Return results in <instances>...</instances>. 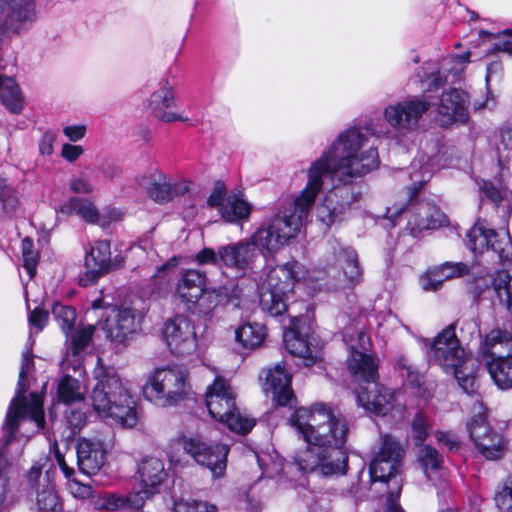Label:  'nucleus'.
<instances>
[{
    "label": "nucleus",
    "mask_w": 512,
    "mask_h": 512,
    "mask_svg": "<svg viewBox=\"0 0 512 512\" xmlns=\"http://www.w3.org/2000/svg\"><path fill=\"white\" fill-rule=\"evenodd\" d=\"M343 340L350 351L348 369L352 376H365L368 379L375 377L378 364L372 355L365 353L370 344L367 333L362 329H356L352 326L346 327L343 333Z\"/></svg>",
    "instance_id": "13"
},
{
    "label": "nucleus",
    "mask_w": 512,
    "mask_h": 512,
    "mask_svg": "<svg viewBox=\"0 0 512 512\" xmlns=\"http://www.w3.org/2000/svg\"><path fill=\"white\" fill-rule=\"evenodd\" d=\"M16 190L0 176V220L11 217L18 207Z\"/></svg>",
    "instance_id": "44"
},
{
    "label": "nucleus",
    "mask_w": 512,
    "mask_h": 512,
    "mask_svg": "<svg viewBox=\"0 0 512 512\" xmlns=\"http://www.w3.org/2000/svg\"><path fill=\"white\" fill-rule=\"evenodd\" d=\"M485 366L498 388L502 390L512 389V356L497 360H486Z\"/></svg>",
    "instance_id": "35"
},
{
    "label": "nucleus",
    "mask_w": 512,
    "mask_h": 512,
    "mask_svg": "<svg viewBox=\"0 0 512 512\" xmlns=\"http://www.w3.org/2000/svg\"><path fill=\"white\" fill-rule=\"evenodd\" d=\"M68 485L70 493L75 498L87 499L93 495V488L89 484H83L77 480H71Z\"/></svg>",
    "instance_id": "60"
},
{
    "label": "nucleus",
    "mask_w": 512,
    "mask_h": 512,
    "mask_svg": "<svg viewBox=\"0 0 512 512\" xmlns=\"http://www.w3.org/2000/svg\"><path fill=\"white\" fill-rule=\"evenodd\" d=\"M417 461L428 478L432 473L438 472L444 463L443 456L435 448L428 445L419 448Z\"/></svg>",
    "instance_id": "43"
},
{
    "label": "nucleus",
    "mask_w": 512,
    "mask_h": 512,
    "mask_svg": "<svg viewBox=\"0 0 512 512\" xmlns=\"http://www.w3.org/2000/svg\"><path fill=\"white\" fill-rule=\"evenodd\" d=\"M78 406L69 405V408L65 411V421L73 435L81 430L87 420L86 412Z\"/></svg>",
    "instance_id": "51"
},
{
    "label": "nucleus",
    "mask_w": 512,
    "mask_h": 512,
    "mask_svg": "<svg viewBox=\"0 0 512 512\" xmlns=\"http://www.w3.org/2000/svg\"><path fill=\"white\" fill-rule=\"evenodd\" d=\"M93 375L96 384L90 400L94 411L100 417L112 419L120 427H134L138 422L137 403L117 370L105 366L98 358Z\"/></svg>",
    "instance_id": "4"
},
{
    "label": "nucleus",
    "mask_w": 512,
    "mask_h": 512,
    "mask_svg": "<svg viewBox=\"0 0 512 512\" xmlns=\"http://www.w3.org/2000/svg\"><path fill=\"white\" fill-rule=\"evenodd\" d=\"M48 317V312L40 308H35L30 312L28 321L32 327L37 329V331H41L45 327Z\"/></svg>",
    "instance_id": "61"
},
{
    "label": "nucleus",
    "mask_w": 512,
    "mask_h": 512,
    "mask_svg": "<svg viewBox=\"0 0 512 512\" xmlns=\"http://www.w3.org/2000/svg\"><path fill=\"white\" fill-rule=\"evenodd\" d=\"M21 250L23 257V267L27 271L30 278H33L36 274V268L38 265V252L34 249L33 240L29 237H25L21 242Z\"/></svg>",
    "instance_id": "48"
},
{
    "label": "nucleus",
    "mask_w": 512,
    "mask_h": 512,
    "mask_svg": "<svg viewBox=\"0 0 512 512\" xmlns=\"http://www.w3.org/2000/svg\"><path fill=\"white\" fill-rule=\"evenodd\" d=\"M298 435L308 444L293 456L294 463L304 473L317 468L323 475L345 473V444L349 433L346 422L323 403L310 408H298L289 419Z\"/></svg>",
    "instance_id": "3"
},
{
    "label": "nucleus",
    "mask_w": 512,
    "mask_h": 512,
    "mask_svg": "<svg viewBox=\"0 0 512 512\" xmlns=\"http://www.w3.org/2000/svg\"><path fill=\"white\" fill-rule=\"evenodd\" d=\"M57 211L66 217L79 216L89 224L97 223L100 218L99 211L92 201L76 196L68 198Z\"/></svg>",
    "instance_id": "30"
},
{
    "label": "nucleus",
    "mask_w": 512,
    "mask_h": 512,
    "mask_svg": "<svg viewBox=\"0 0 512 512\" xmlns=\"http://www.w3.org/2000/svg\"><path fill=\"white\" fill-rule=\"evenodd\" d=\"M263 390L271 394L273 400L279 406L293 407L296 398L291 389V374L286 371L283 363L276 364L273 368L263 371Z\"/></svg>",
    "instance_id": "22"
},
{
    "label": "nucleus",
    "mask_w": 512,
    "mask_h": 512,
    "mask_svg": "<svg viewBox=\"0 0 512 512\" xmlns=\"http://www.w3.org/2000/svg\"><path fill=\"white\" fill-rule=\"evenodd\" d=\"M469 437L477 451L487 460H499L509 447V440L487 422L486 415L479 412L467 424Z\"/></svg>",
    "instance_id": "10"
},
{
    "label": "nucleus",
    "mask_w": 512,
    "mask_h": 512,
    "mask_svg": "<svg viewBox=\"0 0 512 512\" xmlns=\"http://www.w3.org/2000/svg\"><path fill=\"white\" fill-rule=\"evenodd\" d=\"M137 474L146 498L155 494L167 477L163 461L155 457L144 458L138 466Z\"/></svg>",
    "instance_id": "27"
},
{
    "label": "nucleus",
    "mask_w": 512,
    "mask_h": 512,
    "mask_svg": "<svg viewBox=\"0 0 512 512\" xmlns=\"http://www.w3.org/2000/svg\"><path fill=\"white\" fill-rule=\"evenodd\" d=\"M305 277V271L297 261H290L271 268L261 283L251 281L249 292L259 291L261 309L273 317L287 311L296 283Z\"/></svg>",
    "instance_id": "6"
},
{
    "label": "nucleus",
    "mask_w": 512,
    "mask_h": 512,
    "mask_svg": "<svg viewBox=\"0 0 512 512\" xmlns=\"http://www.w3.org/2000/svg\"><path fill=\"white\" fill-rule=\"evenodd\" d=\"M52 314L61 330L68 336L73 331L75 325L76 310L71 306L56 302L52 307Z\"/></svg>",
    "instance_id": "45"
},
{
    "label": "nucleus",
    "mask_w": 512,
    "mask_h": 512,
    "mask_svg": "<svg viewBox=\"0 0 512 512\" xmlns=\"http://www.w3.org/2000/svg\"><path fill=\"white\" fill-rule=\"evenodd\" d=\"M147 194L153 201L159 204L168 203L172 200L171 182L163 172L155 170L151 173Z\"/></svg>",
    "instance_id": "38"
},
{
    "label": "nucleus",
    "mask_w": 512,
    "mask_h": 512,
    "mask_svg": "<svg viewBox=\"0 0 512 512\" xmlns=\"http://www.w3.org/2000/svg\"><path fill=\"white\" fill-rule=\"evenodd\" d=\"M207 284L205 272L196 269L183 270L176 285V295L184 304L195 302Z\"/></svg>",
    "instance_id": "29"
},
{
    "label": "nucleus",
    "mask_w": 512,
    "mask_h": 512,
    "mask_svg": "<svg viewBox=\"0 0 512 512\" xmlns=\"http://www.w3.org/2000/svg\"><path fill=\"white\" fill-rule=\"evenodd\" d=\"M174 105L175 98L172 87L169 85L168 81L165 80L162 82L161 87L150 96L148 106L151 113L161 121H185L186 119L182 118L180 115L168 111V109Z\"/></svg>",
    "instance_id": "28"
},
{
    "label": "nucleus",
    "mask_w": 512,
    "mask_h": 512,
    "mask_svg": "<svg viewBox=\"0 0 512 512\" xmlns=\"http://www.w3.org/2000/svg\"><path fill=\"white\" fill-rule=\"evenodd\" d=\"M106 453L103 441L99 439H79L76 454L80 471L86 475H94L99 472L105 464Z\"/></svg>",
    "instance_id": "24"
},
{
    "label": "nucleus",
    "mask_w": 512,
    "mask_h": 512,
    "mask_svg": "<svg viewBox=\"0 0 512 512\" xmlns=\"http://www.w3.org/2000/svg\"><path fill=\"white\" fill-rule=\"evenodd\" d=\"M444 282L436 267L421 278V285L425 291H437Z\"/></svg>",
    "instance_id": "55"
},
{
    "label": "nucleus",
    "mask_w": 512,
    "mask_h": 512,
    "mask_svg": "<svg viewBox=\"0 0 512 512\" xmlns=\"http://www.w3.org/2000/svg\"><path fill=\"white\" fill-rule=\"evenodd\" d=\"M494 501L500 512H512V474L498 486Z\"/></svg>",
    "instance_id": "46"
},
{
    "label": "nucleus",
    "mask_w": 512,
    "mask_h": 512,
    "mask_svg": "<svg viewBox=\"0 0 512 512\" xmlns=\"http://www.w3.org/2000/svg\"><path fill=\"white\" fill-rule=\"evenodd\" d=\"M398 368L402 377H405L407 382L413 386L418 387L421 384V376L415 371L410 365L407 364V360L403 357L399 358L397 362Z\"/></svg>",
    "instance_id": "56"
},
{
    "label": "nucleus",
    "mask_w": 512,
    "mask_h": 512,
    "mask_svg": "<svg viewBox=\"0 0 512 512\" xmlns=\"http://www.w3.org/2000/svg\"><path fill=\"white\" fill-rule=\"evenodd\" d=\"M428 423L423 413H417L412 421V434L416 444H421L427 437Z\"/></svg>",
    "instance_id": "54"
},
{
    "label": "nucleus",
    "mask_w": 512,
    "mask_h": 512,
    "mask_svg": "<svg viewBox=\"0 0 512 512\" xmlns=\"http://www.w3.org/2000/svg\"><path fill=\"white\" fill-rule=\"evenodd\" d=\"M468 120L467 95L458 89H449L442 93L437 107V121L441 126L454 122L465 123Z\"/></svg>",
    "instance_id": "23"
},
{
    "label": "nucleus",
    "mask_w": 512,
    "mask_h": 512,
    "mask_svg": "<svg viewBox=\"0 0 512 512\" xmlns=\"http://www.w3.org/2000/svg\"><path fill=\"white\" fill-rule=\"evenodd\" d=\"M481 190V201H483V197L490 200L495 206L503 199V195L500 189L493 185L491 182L484 181L480 187Z\"/></svg>",
    "instance_id": "59"
},
{
    "label": "nucleus",
    "mask_w": 512,
    "mask_h": 512,
    "mask_svg": "<svg viewBox=\"0 0 512 512\" xmlns=\"http://www.w3.org/2000/svg\"><path fill=\"white\" fill-rule=\"evenodd\" d=\"M443 280L461 277L468 273V266L462 262H445L436 267Z\"/></svg>",
    "instance_id": "52"
},
{
    "label": "nucleus",
    "mask_w": 512,
    "mask_h": 512,
    "mask_svg": "<svg viewBox=\"0 0 512 512\" xmlns=\"http://www.w3.org/2000/svg\"><path fill=\"white\" fill-rule=\"evenodd\" d=\"M466 245L476 256L492 253L503 264L512 260V240L509 233H498L479 221L467 233Z\"/></svg>",
    "instance_id": "11"
},
{
    "label": "nucleus",
    "mask_w": 512,
    "mask_h": 512,
    "mask_svg": "<svg viewBox=\"0 0 512 512\" xmlns=\"http://www.w3.org/2000/svg\"><path fill=\"white\" fill-rule=\"evenodd\" d=\"M265 335V327L260 324H244L235 331L236 341L247 349H254L260 346Z\"/></svg>",
    "instance_id": "40"
},
{
    "label": "nucleus",
    "mask_w": 512,
    "mask_h": 512,
    "mask_svg": "<svg viewBox=\"0 0 512 512\" xmlns=\"http://www.w3.org/2000/svg\"><path fill=\"white\" fill-rule=\"evenodd\" d=\"M456 323L443 329L431 343V357L446 373L467 361L466 352L456 336Z\"/></svg>",
    "instance_id": "16"
},
{
    "label": "nucleus",
    "mask_w": 512,
    "mask_h": 512,
    "mask_svg": "<svg viewBox=\"0 0 512 512\" xmlns=\"http://www.w3.org/2000/svg\"><path fill=\"white\" fill-rule=\"evenodd\" d=\"M227 296L228 292L224 287L206 288L205 286L201 295L196 297V301L186 306L194 314L207 315Z\"/></svg>",
    "instance_id": "33"
},
{
    "label": "nucleus",
    "mask_w": 512,
    "mask_h": 512,
    "mask_svg": "<svg viewBox=\"0 0 512 512\" xmlns=\"http://www.w3.org/2000/svg\"><path fill=\"white\" fill-rule=\"evenodd\" d=\"M194 261L198 265H214L223 269L222 261L220 260V246L217 251L212 248H203L196 255Z\"/></svg>",
    "instance_id": "53"
},
{
    "label": "nucleus",
    "mask_w": 512,
    "mask_h": 512,
    "mask_svg": "<svg viewBox=\"0 0 512 512\" xmlns=\"http://www.w3.org/2000/svg\"><path fill=\"white\" fill-rule=\"evenodd\" d=\"M112 313L102 327L106 338L111 342L122 344L141 329L143 314L140 311L120 306L113 309Z\"/></svg>",
    "instance_id": "20"
},
{
    "label": "nucleus",
    "mask_w": 512,
    "mask_h": 512,
    "mask_svg": "<svg viewBox=\"0 0 512 512\" xmlns=\"http://www.w3.org/2000/svg\"><path fill=\"white\" fill-rule=\"evenodd\" d=\"M479 354L484 363L512 356V333L500 328L490 330L480 342Z\"/></svg>",
    "instance_id": "25"
},
{
    "label": "nucleus",
    "mask_w": 512,
    "mask_h": 512,
    "mask_svg": "<svg viewBox=\"0 0 512 512\" xmlns=\"http://www.w3.org/2000/svg\"><path fill=\"white\" fill-rule=\"evenodd\" d=\"M430 159L425 154L418 155L408 168L409 178L412 181L409 190V199L405 205L388 207L386 217L396 225L398 217L407 218L406 230L414 237L424 230L435 229L442 225L444 215L433 203L418 199V192L430 180L433 170L429 164Z\"/></svg>",
    "instance_id": "5"
},
{
    "label": "nucleus",
    "mask_w": 512,
    "mask_h": 512,
    "mask_svg": "<svg viewBox=\"0 0 512 512\" xmlns=\"http://www.w3.org/2000/svg\"><path fill=\"white\" fill-rule=\"evenodd\" d=\"M33 368L32 348H27L22 354L16 394L10 402L2 426V430L7 433V442L12 439L14 432L18 430L20 424L26 420L33 424L35 432H39L44 428L43 396L37 393H31L29 399L24 396L27 377Z\"/></svg>",
    "instance_id": "7"
},
{
    "label": "nucleus",
    "mask_w": 512,
    "mask_h": 512,
    "mask_svg": "<svg viewBox=\"0 0 512 512\" xmlns=\"http://www.w3.org/2000/svg\"><path fill=\"white\" fill-rule=\"evenodd\" d=\"M321 162H316L308 171V182L299 195L283 202L267 222L253 234L251 239L220 246L223 269L247 273L252 271L259 258L258 247L272 253L281 249L300 231L308 220L320 188Z\"/></svg>",
    "instance_id": "2"
},
{
    "label": "nucleus",
    "mask_w": 512,
    "mask_h": 512,
    "mask_svg": "<svg viewBox=\"0 0 512 512\" xmlns=\"http://www.w3.org/2000/svg\"><path fill=\"white\" fill-rule=\"evenodd\" d=\"M0 99L3 105L14 114L20 113L23 109L21 91L13 78H5L0 85Z\"/></svg>",
    "instance_id": "41"
},
{
    "label": "nucleus",
    "mask_w": 512,
    "mask_h": 512,
    "mask_svg": "<svg viewBox=\"0 0 512 512\" xmlns=\"http://www.w3.org/2000/svg\"><path fill=\"white\" fill-rule=\"evenodd\" d=\"M40 484L42 489L37 490L36 497L38 512H62V503L48 477H44Z\"/></svg>",
    "instance_id": "37"
},
{
    "label": "nucleus",
    "mask_w": 512,
    "mask_h": 512,
    "mask_svg": "<svg viewBox=\"0 0 512 512\" xmlns=\"http://www.w3.org/2000/svg\"><path fill=\"white\" fill-rule=\"evenodd\" d=\"M430 105L429 101L418 96L407 97L386 106L383 112L384 119L398 133L412 132L417 129Z\"/></svg>",
    "instance_id": "12"
},
{
    "label": "nucleus",
    "mask_w": 512,
    "mask_h": 512,
    "mask_svg": "<svg viewBox=\"0 0 512 512\" xmlns=\"http://www.w3.org/2000/svg\"><path fill=\"white\" fill-rule=\"evenodd\" d=\"M94 331L95 327L88 325L86 327L77 329L75 333L71 332L67 336L70 338L73 354L76 355L80 353L90 344Z\"/></svg>",
    "instance_id": "49"
},
{
    "label": "nucleus",
    "mask_w": 512,
    "mask_h": 512,
    "mask_svg": "<svg viewBox=\"0 0 512 512\" xmlns=\"http://www.w3.org/2000/svg\"><path fill=\"white\" fill-rule=\"evenodd\" d=\"M85 388L81 382L71 377L63 375L57 385V398L66 405H83L84 406Z\"/></svg>",
    "instance_id": "34"
},
{
    "label": "nucleus",
    "mask_w": 512,
    "mask_h": 512,
    "mask_svg": "<svg viewBox=\"0 0 512 512\" xmlns=\"http://www.w3.org/2000/svg\"><path fill=\"white\" fill-rule=\"evenodd\" d=\"M69 189L74 194H91L94 191V187L88 177L83 175L71 178Z\"/></svg>",
    "instance_id": "57"
},
{
    "label": "nucleus",
    "mask_w": 512,
    "mask_h": 512,
    "mask_svg": "<svg viewBox=\"0 0 512 512\" xmlns=\"http://www.w3.org/2000/svg\"><path fill=\"white\" fill-rule=\"evenodd\" d=\"M344 275L351 285L358 283L362 277V269L359 264L357 252L351 247L340 248L338 253Z\"/></svg>",
    "instance_id": "39"
},
{
    "label": "nucleus",
    "mask_w": 512,
    "mask_h": 512,
    "mask_svg": "<svg viewBox=\"0 0 512 512\" xmlns=\"http://www.w3.org/2000/svg\"><path fill=\"white\" fill-rule=\"evenodd\" d=\"M164 337L166 344L177 357L192 355L197 348V335L194 323L184 315H176L165 324Z\"/></svg>",
    "instance_id": "17"
},
{
    "label": "nucleus",
    "mask_w": 512,
    "mask_h": 512,
    "mask_svg": "<svg viewBox=\"0 0 512 512\" xmlns=\"http://www.w3.org/2000/svg\"><path fill=\"white\" fill-rule=\"evenodd\" d=\"M494 50L512 54V31H505L494 44Z\"/></svg>",
    "instance_id": "64"
},
{
    "label": "nucleus",
    "mask_w": 512,
    "mask_h": 512,
    "mask_svg": "<svg viewBox=\"0 0 512 512\" xmlns=\"http://www.w3.org/2000/svg\"><path fill=\"white\" fill-rule=\"evenodd\" d=\"M427 69H431V73L421 79L423 83H427V90L432 91L440 88L444 84V80L439 71H435L436 67L434 63H426Z\"/></svg>",
    "instance_id": "58"
},
{
    "label": "nucleus",
    "mask_w": 512,
    "mask_h": 512,
    "mask_svg": "<svg viewBox=\"0 0 512 512\" xmlns=\"http://www.w3.org/2000/svg\"><path fill=\"white\" fill-rule=\"evenodd\" d=\"M355 378L365 384L356 390V398L366 411L384 416L394 408L395 391L377 382L378 371L371 379L365 376Z\"/></svg>",
    "instance_id": "18"
},
{
    "label": "nucleus",
    "mask_w": 512,
    "mask_h": 512,
    "mask_svg": "<svg viewBox=\"0 0 512 512\" xmlns=\"http://www.w3.org/2000/svg\"><path fill=\"white\" fill-rule=\"evenodd\" d=\"M401 494V485H397L396 488L390 489L387 495V511L386 512H405L403 508L397 504Z\"/></svg>",
    "instance_id": "63"
},
{
    "label": "nucleus",
    "mask_w": 512,
    "mask_h": 512,
    "mask_svg": "<svg viewBox=\"0 0 512 512\" xmlns=\"http://www.w3.org/2000/svg\"><path fill=\"white\" fill-rule=\"evenodd\" d=\"M183 449L197 464L208 468L214 477L224 475L229 453L228 445L208 444L200 437H189L183 440Z\"/></svg>",
    "instance_id": "14"
},
{
    "label": "nucleus",
    "mask_w": 512,
    "mask_h": 512,
    "mask_svg": "<svg viewBox=\"0 0 512 512\" xmlns=\"http://www.w3.org/2000/svg\"><path fill=\"white\" fill-rule=\"evenodd\" d=\"M235 393L229 383L217 376L207 387L205 404L209 414L215 420L238 434H247L255 426V421L241 414L235 403Z\"/></svg>",
    "instance_id": "8"
},
{
    "label": "nucleus",
    "mask_w": 512,
    "mask_h": 512,
    "mask_svg": "<svg viewBox=\"0 0 512 512\" xmlns=\"http://www.w3.org/2000/svg\"><path fill=\"white\" fill-rule=\"evenodd\" d=\"M367 141V133L362 129L349 128L339 134L330 148L307 169L308 172L316 162H321L323 171L319 176V193L323 189L325 178L333 183V188L316 207V217L326 227L342 221L352 204L359 201L361 193L356 191L352 180L379 166V155L375 147L362 150Z\"/></svg>",
    "instance_id": "1"
},
{
    "label": "nucleus",
    "mask_w": 512,
    "mask_h": 512,
    "mask_svg": "<svg viewBox=\"0 0 512 512\" xmlns=\"http://www.w3.org/2000/svg\"><path fill=\"white\" fill-rule=\"evenodd\" d=\"M96 510L118 511L124 510V495L117 493H103L93 498Z\"/></svg>",
    "instance_id": "47"
},
{
    "label": "nucleus",
    "mask_w": 512,
    "mask_h": 512,
    "mask_svg": "<svg viewBox=\"0 0 512 512\" xmlns=\"http://www.w3.org/2000/svg\"><path fill=\"white\" fill-rule=\"evenodd\" d=\"M36 20L35 0H0V21L8 33L18 34Z\"/></svg>",
    "instance_id": "21"
},
{
    "label": "nucleus",
    "mask_w": 512,
    "mask_h": 512,
    "mask_svg": "<svg viewBox=\"0 0 512 512\" xmlns=\"http://www.w3.org/2000/svg\"><path fill=\"white\" fill-rule=\"evenodd\" d=\"M4 432V442L0 446V512H9L16 498L14 493L13 467L6 459L7 446L16 439V431L12 439L7 442V433Z\"/></svg>",
    "instance_id": "26"
},
{
    "label": "nucleus",
    "mask_w": 512,
    "mask_h": 512,
    "mask_svg": "<svg viewBox=\"0 0 512 512\" xmlns=\"http://www.w3.org/2000/svg\"><path fill=\"white\" fill-rule=\"evenodd\" d=\"M189 392L188 372L178 366L156 369L143 388L145 397L160 406L175 405Z\"/></svg>",
    "instance_id": "9"
},
{
    "label": "nucleus",
    "mask_w": 512,
    "mask_h": 512,
    "mask_svg": "<svg viewBox=\"0 0 512 512\" xmlns=\"http://www.w3.org/2000/svg\"><path fill=\"white\" fill-rule=\"evenodd\" d=\"M492 286L500 303L512 312V276L499 270L492 277Z\"/></svg>",
    "instance_id": "42"
},
{
    "label": "nucleus",
    "mask_w": 512,
    "mask_h": 512,
    "mask_svg": "<svg viewBox=\"0 0 512 512\" xmlns=\"http://www.w3.org/2000/svg\"><path fill=\"white\" fill-rule=\"evenodd\" d=\"M448 373L454 375L463 392L472 397L475 403L479 404L482 408L481 397L478 393L479 384L476 379L475 361L469 358L467 361L462 363L460 366L455 367V369H452Z\"/></svg>",
    "instance_id": "32"
},
{
    "label": "nucleus",
    "mask_w": 512,
    "mask_h": 512,
    "mask_svg": "<svg viewBox=\"0 0 512 512\" xmlns=\"http://www.w3.org/2000/svg\"><path fill=\"white\" fill-rule=\"evenodd\" d=\"M284 344L291 355L305 359L307 366L314 362L316 347L308 335L303 336L296 328H291L284 333Z\"/></svg>",
    "instance_id": "31"
},
{
    "label": "nucleus",
    "mask_w": 512,
    "mask_h": 512,
    "mask_svg": "<svg viewBox=\"0 0 512 512\" xmlns=\"http://www.w3.org/2000/svg\"><path fill=\"white\" fill-rule=\"evenodd\" d=\"M403 450L400 444L389 436H385L379 452L369 466L370 478L373 482H391L395 488L399 484L397 474L401 467Z\"/></svg>",
    "instance_id": "15"
},
{
    "label": "nucleus",
    "mask_w": 512,
    "mask_h": 512,
    "mask_svg": "<svg viewBox=\"0 0 512 512\" xmlns=\"http://www.w3.org/2000/svg\"><path fill=\"white\" fill-rule=\"evenodd\" d=\"M251 212L250 205L237 195H228L219 208L222 218L229 223L245 220Z\"/></svg>",
    "instance_id": "36"
},
{
    "label": "nucleus",
    "mask_w": 512,
    "mask_h": 512,
    "mask_svg": "<svg viewBox=\"0 0 512 512\" xmlns=\"http://www.w3.org/2000/svg\"><path fill=\"white\" fill-rule=\"evenodd\" d=\"M226 197V188L224 184L217 183L207 202L211 207L221 208V205L224 204Z\"/></svg>",
    "instance_id": "62"
},
{
    "label": "nucleus",
    "mask_w": 512,
    "mask_h": 512,
    "mask_svg": "<svg viewBox=\"0 0 512 512\" xmlns=\"http://www.w3.org/2000/svg\"><path fill=\"white\" fill-rule=\"evenodd\" d=\"M85 272L79 278V284L87 287L96 283L112 268L111 246L107 240H95L87 242L83 246Z\"/></svg>",
    "instance_id": "19"
},
{
    "label": "nucleus",
    "mask_w": 512,
    "mask_h": 512,
    "mask_svg": "<svg viewBox=\"0 0 512 512\" xmlns=\"http://www.w3.org/2000/svg\"><path fill=\"white\" fill-rule=\"evenodd\" d=\"M174 512H217V507L207 502L179 499L174 501Z\"/></svg>",
    "instance_id": "50"
}]
</instances>
